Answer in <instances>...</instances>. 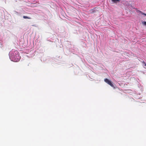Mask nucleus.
<instances>
[{
    "mask_svg": "<svg viewBox=\"0 0 146 146\" xmlns=\"http://www.w3.org/2000/svg\"><path fill=\"white\" fill-rule=\"evenodd\" d=\"M18 52L17 51H14L13 53V55H12V57L14 59L15 61L16 62L19 60V54H18Z\"/></svg>",
    "mask_w": 146,
    "mask_h": 146,
    "instance_id": "1",
    "label": "nucleus"
},
{
    "mask_svg": "<svg viewBox=\"0 0 146 146\" xmlns=\"http://www.w3.org/2000/svg\"><path fill=\"white\" fill-rule=\"evenodd\" d=\"M104 81L106 83L110 85L111 87H114V86L112 83L111 82L110 80H109L107 78H105L104 79Z\"/></svg>",
    "mask_w": 146,
    "mask_h": 146,
    "instance_id": "2",
    "label": "nucleus"
},
{
    "mask_svg": "<svg viewBox=\"0 0 146 146\" xmlns=\"http://www.w3.org/2000/svg\"><path fill=\"white\" fill-rule=\"evenodd\" d=\"M23 18L25 19H31V17H28L26 16H23Z\"/></svg>",
    "mask_w": 146,
    "mask_h": 146,
    "instance_id": "3",
    "label": "nucleus"
},
{
    "mask_svg": "<svg viewBox=\"0 0 146 146\" xmlns=\"http://www.w3.org/2000/svg\"><path fill=\"white\" fill-rule=\"evenodd\" d=\"M111 1L114 3H116L117 1H119V0H111Z\"/></svg>",
    "mask_w": 146,
    "mask_h": 146,
    "instance_id": "4",
    "label": "nucleus"
},
{
    "mask_svg": "<svg viewBox=\"0 0 146 146\" xmlns=\"http://www.w3.org/2000/svg\"><path fill=\"white\" fill-rule=\"evenodd\" d=\"M142 23L143 24L146 26V21H144V22H142Z\"/></svg>",
    "mask_w": 146,
    "mask_h": 146,
    "instance_id": "5",
    "label": "nucleus"
},
{
    "mask_svg": "<svg viewBox=\"0 0 146 146\" xmlns=\"http://www.w3.org/2000/svg\"><path fill=\"white\" fill-rule=\"evenodd\" d=\"M90 12L91 13H94V12L93 9L91 10H90Z\"/></svg>",
    "mask_w": 146,
    "mask_h": 146,
    "instance_id": "6",
    "label": "nucleus"
},
{
    "mask_svg": "<svg viewBox=\"0 0 146 146\" xmlns=\"http://www.w3.org/2000/svg\"><path fill=\"white\" fill-rule=\"evenodd\" d=\"M142 63L144 65L145 64H146L145 62L144 61H143V62H142Z\"/></svg>",
    "mask_w": 146,
    "mask_h": 146,
    "instance_id": "7",
    "label": "nucleus"
},
{
    "mask_svg": "<svg viewBox=\"0 0 146 146\" xmlns=\"http://www.w3.org/2000/svg\"><path fill=\"white\" fill-rule=\"evenodd\" d=\"M142 14L143 15H145V16H146V14H145V13H142Z\"/></svg>",
    "mask_w": 146,
    "mask_h": 146,
    "instance_id": "8",
    "label": "nucleus"
},
{
    "mask_svg": "<svg viewBox=\"0 0 146 146\" xmlns=\"http://www.w3.org/2000/svg\"><path fill=\"white\" fill-rule=\"evenodd\" d=\"M144 66L146 67V64H145Z\"/></svg>",
    "mask_w": 146,
    "mask_h": 146,
    "instance_id": "9",
    "label": "nucleus"
}]
</instances>
